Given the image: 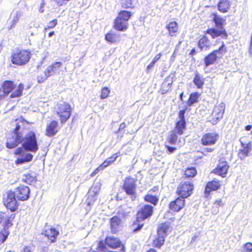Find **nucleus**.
Wrapping results in <instances>:
<instances>
[{
    "label": "nucleus",
    "mask_w": 252,
    "mask_h": 252,
    "mask_svg": "<svg viewBox=\"0 0 252 252\" xmlns=\"http://www.w3.org/2000/svg\"><path fill=\"white\" fill-rule=\"evenodd\" d=\"M2 88L4 93L8 94L11 92L14 88V83L11 81H5L3 83Z\"/></svg>",
    "instance_id": "33"
},
{
    "label": "nucleus",
    "mask_w": 252,
    "mask_h": 252,
    "mask_svg": "<svg viewBox=\"0 0 252 252\" xmlns=\"http://www.w3.org/2000/svg\"><path fill=\"white\" fill-rule=\"evenodd\" d=\"M21 16V13L20 11H13L11 15V20L10 21L11 25L8 28L9 30H11L14 28L18 23L20 17Z\"/></svg>",
    "instance_id": "27"
},
{
    "label": "nucleus",
    "mask_w": 252,
    "mask_h": 252,
    "mask_svg": "<svg viewBox=\"0 0 252 252\" xmlns=\"http://www.w3.org/2000/svg\"><path fill=\"white\" fill-rule=\"evenodd\" d=\"M57 24V20H54L52 21H50L49 23V24H48V28L47 29H51V28H53L54 27H55L56 26V25Z\"/></svg>",
    "instance_id": "54"
},
{
    "label": "nucleus",
    "mask_w": 252,
    "mask_h": 252,
    "mask_svg": "<svg viewBox=\"0 0 252 252\" xmlns=\"http://www.w3.org/2000/svg\"><path fill=\"white\" fill-rule=\"evenodd\" d=\"M172 84V81H169L168 79H166L162 83L161 86V93L162 94H165L170 89Z\"/></svg>",
    "instance_id": "38"
},
{
    "label": "nucleus",
    "mask_w": 252,
    "mask_h": 252,
    "mask_svg": "<svg viewBox=\"0 0 252 252\" xmlns=\"http://www.w3.org/2000/svg\"><path fill=\"white\" fill-rule=\"evenodd\" d=\"M55 34L54 32H50L49 34H48V36L49 37H51L54 34Z\"/></svg>",
    "instance_id": "62"
},
{
    "label": "nucleus",
    "mask_w": 252,
    "mask_h": 252,
    "mask_svg": "<svg viewBox=\"0 0 252 252\" xmlns=\"http://www.w3.org/2000/svg\"><path fill=\"white\" fill-rule=\"evenodd\" d=\"M198 46L201 51L207 50L210 47V41L208 37L204 36L198 41Z\"/></svg>",
    "instance_id": "28"
},
{
    "label": "nucleus",
    "mask_w": 252,
    "mask_h": 252,
    "mask_svg": "<svg viewBox=\"0 0 252 252\" xmlns=\"http://www.w3.org/2000/svg\"><path fill=\"white\" fill-rule=\"evenodd\" d=\"M185 111L184 110H180L179 113V120L176 123V130L177 133L179 135H182L184 133V130L186 128V122L184 119V114Z\"/></svg>",
    "instance_id": "16"
},
{
    "label": "nucleus",
    "mask_w": 252,
    "mask_h": 252,
    "mask_svg": "<svg viewBox=\"0 0 252 252\" xmlns=\"http://www.w3.org/2000/svg\"><path fill=\"white\" fill-rule=\"evenodd\" d=\"M161 56H162V55L161 53L157 54L154 58L153 61L147 66V69L149 70L152 67H153L154 66V64H155V63L157 62V61H158V60L160 59Z\"/></svg>",
    "instance_id": "46"
},
{
    "label": "nucleus",
    "mask_w": 252,
    "mask_h": 252,
    "mask_svg": "<svg viewBox=\"0 0 252 252\" xmlns=\"http://www.w3.org/2000/svg\"><path fill=\"white\" fill-rule=\"evenodd\" d=\"M225 109V104L223 102L215 106L213 111L209 118V121L213 124H216L223 117Z\"/></svg>",
    "instance_id": "8"
},
{
    "label": "nucleus",
    "mask_w": 252,
    "mask_h": 252,
    "mask_svg": "<svg viewBox=\"0 0 252 252\" xmlns=\"http://www.w3.org/2000/svg\"><path fill=\"white\" fill-rule=\"evenodd\" d=\"M230 0H220L218 4L219 10L222 12H226L230 6Z\"/></svg>",
    "instance_id": "30"
},
{
    "label": "nucleus",
    "mask_w": 252,
    "mask_h": 252,
    "mask_svg": "<svg viewBox=\"0 0 252 252\" xmlns=\"http://www.w3.org/2000/svg\"><path fill=\"white\" fill-rule=\"evenodd\" d=\"M121 245V242L119 239L112 236L107 237L105 239V243L99 242L98 243V249L102 251H107L106 246L112 248H117L120 247Z\"/></svg>",
    "instance_id": "7"
},
{
    "label": "nucleus",
    "mask_w": 252,
    "mask_h": 252,
    "mask_svg": "<svg viewBox=\"0 0 252 252\" xmlns=\"http://www.w3.org/2000/svg\"><path fill=\"white\" fill-rule=\"evenodd\" d=\"M170 231V225L168 223L160 224L158 229V235H163L166 236L169 231Z\"/></svg>",
    "instance_id": "29"
},
{
    "label": "nucleus",
    "mask_w": 252,
    "mask_h": 252,
    "mask_svg": "<svg viewBox=\"0 0 252 252\" xmlns=\"http://www.w3.org/2000/svg\"><path fill=\"white\" fill-rule=\"evenodd\" d=\"M118 155L117 154L113 155L111 157L106 159L103 162V166H105L106 167L110 165L112 163H113L118 158Z\"/></svg>",
    "instance_id": "43"
},
{
    "label": "nucleus",
    "mask_w": 252,
    "mask_h": 252,
    "mask_svg": "<svg viewBox=\"0 0 252 252\" xmlns=\"http://www.w3.org/2000/svg\"><path fill=\"white\" fill-rule=\"evenodd\" d=\"M44 234L52 243L55 241L56 237L59 235V232L54 228H50L44 231Z\"/></svg>",
    "instance_id": "25"
},
{
    "label": "nucleus",
    "mask_w": 252,
    "mask_h": 252,
    "mask_svg": "<svg viewBox=\"0 0 252 252\" xmlns=\"http://www.w3.org/2000/svg\"><path fill=\"white\" fill-rule=\"evenodd\" d=\"M97 195H90L89 192L88 193V198L87 200V202L88 205H91L93 204L96 199V196Z\"/></svg>",
    "instance_id": "49"
},
{
    "label": "nucleus",
    "mask_w": 252,
    "mask_h": 252,
    "mask_svg": "<svg viewBox=\"0 0 252 252\" xmlns=\"http://www.w3.org/2000/svg\"><path fill=\"white\" fill-rule=\"evenodd\" d=\"M122 6L125 8H132L133 1L132 0H122Z\"/></svg>",
    "instance_id": "45"
},
{
    "label": "nucleus",
    "mask_w": 252,
    "mask_h": 252,
    "mask_svg": "<svg viewBox=\"0 0 252 252\" xmlns=\"http://www.w3.org/2000/svg\"><path fill=\"white\" fill-rule=\"evenodd\" d=\"M193 82L198 89H201L203 88L204 84V79L197 72L193 78Z\"/></svg>",
    "instance_id": "34"
},
{
    "label": "nucleus",
    "mask_w": 252,
    "mask_h": 252,
    "mask_svg": "<svg viewBox=\"0 0 252 252\" xmlns=\"http://www.w3.org/2000/svg\"><path fill=\"white\" fill-rule=\"evenodd\" d=\"M218 134L216 133H208L204 135L202 138V143L204 145L214 144L217 141Z\"/></svg>",
    "instance_id": "17"
},
{
    "label": "nucleus",
    "mask_w": 252,
    "mask_h": 252,
    "mask_svg": "<svg viewBox=\"0 0 252 252\" xmlns=\"http://www.w3.org/2000/svg\"><path fill=\"white\" fill-rule=\"evenodd\" d=\"M56 111L62 124L65 123L68 119L71 112L70 105L64 102L58 105Z\"/></svg>",
    "instance_id": "3"
},
{
    "label": "nucleus",
    "mask_w": 252,
    "mask_h": 252,
    "mask_svg": "<svg viewBox=\"0 0 252 252\" xmlns=\"http://www.w3.org/2000/svg\"><path fill=\"white\" fill-rule=\"evenodd\" d=\"M197 173L196 169L194 167L188 168L185 172V174L188 178H192Z\"/></svg>",
    "instance_id": "42"
},
{
    "label": "nucleus",
    "mask_w": 252,
    "mask_h": 252,
    "mask_svg": "<svg viewBox=\"0 0 252 252\" xmlns=\"http://www.w3.org/2000/svg\"><path fill=\"white\" fill-rule=\"evenodd\" d=\"M24 88L23 84H20L17 87L14 85V88L10 94L11 98L17 97L22 95V93Z\"/></svg>",
    "instance_id": "31"
},
{
    "label": "nucleus",
    "mask_w": 252,
    "mask_h": 252,
    "mask_svg": "<svg viewBox=\"0 0 252 252\" xmlns=\"http://www.w3.org/2000/svg\"><path fill=\"white\" fill-rule=\"evenodd\" d=\"M184 198L179 197L175 201H172L169 205L170 209L176 212L180 211L185 205V200Z\"/></svg>",
    "instance_id": "19"
},
{
    "label": "nucleus",
    "mask_w": 252,
    "mask_h": 252,
    "mask_svg": "<svg viewBox=\"0 0 252 252\" xmlns=\"http://www.w3.org/2000/svg\"><path fill=\"white\" fill-rule=\"evenodd\" d=\"M195 50L194 49H192L190 52V54L192 55H194L195 54Z\"/></svg>",
    "instance_id": "61"
},
{
    "label": "nucleus",
    "mask_w": 252,
    "mask_h": 252,
    "mask_svg": "<svg viewBox=\"0 0 252 252\" xmlns=\"http://www.w3.org/2000/svg\"><path fill=\"white\" fill-rule=\"evenodd\" d=\"M199 96V94L197 93H193L191 94L189 98L188 101V104L190 106L193 104L198 101V98Z\"/></svg>",
    "instance_id": "39"
},
{
    "label": "nucleus",
    "mask_w": 252,
    "mask_h": 252,
    "mask_svg": "<svg viewBox=\"0 0 252 252\" xmlns=\"http://www.w3.org/2000/svg\"><path fill=\"white\" fill-rule=\"evenodd\" d=\"M220 184L219 181L213 180L208 183L205 188V192L210 193L211 191L216 190L220 187Z\"/></svg>",
    "instance_id": "26"
},
{
    "label": "nucleus",
    "mask_w": 252,
    "mask_h": 252,
    "mask_svg": "<svg viewBox=\"0 0 252 252\" xmlns=\"http://www.w3.org/2000/svg\"><path fill=\"white\" fill-rule=\"evenodd\" d=\"M15 194L13 191H9L6 193V196L3 198L4 205L9 209L11 212L16 211L19 205L15 198Z\"/></svg>",
    "instance_id": "6"
},
{
    "label": "nucleus",
    "mask_w": 252,
    "mask_h": 252,
    "mask_svg": "<svg viewBox=\"0 0 252 252\" xmlns=\"http://www.w3.org/2000/svg\"><path fill=\"white\" fill-rule=\"evenodd\" d=\"M131 16V13L130 12L124 10L121 11L118 15V17H120V19L124 20L126 22L128 20L130 17Z\"/></svg>",
    "instance_id": "41"
},
{
    "label": "nucleus",
    "mask_w": 252,
    "mask_h": 252,
    "mask_svg": "<svg viewBox=\"0 0 252 252\" xmlns=\"http://www.w3.org/2000/svg\"><path fill=\"white\" fill-rule=\"evenodd\" d=\"M23 252H33L31 247H25L24 249Z\"/></svg>",
    "instance_id": "57"
},
{
    "label": "nucleus",
    "mask_w": 252,
    "mask_h": 252,
    "mask_svg": "<svg viewBox=\"0 0 252 252\" xmlns=\"http://www.w3.org/2000/svg\"><path fill=\"white\" fill-rule=\"evenodd\" d=\"M252 128V125H248L245 127V129L247 131L250 130Z\"/></svg>",
    "instance_id": "59"
},
{
    "label": "nucleus",
    "mask_w": 252,
    "mask_h": 252,
    "mask_svg": "<svg viewBox=\"0 0 252 252\" xmlns=\"http://www.w3.org/2000/svg\"><path fill=\"white\" fill-rule=\"evenodd\" d=\"M178 135H180L177 133L176 126L174 130L171 131L169 132L167 138V141L170 144L177 145L181 147L184 143V142H182L181 141V139L178 138Z\"/></svg>",
    "instance_id": "14"
},
{
    "label": "nucleus",
    "mask_w": 252,
    "mask_h": 252,
    "mask_svg": "<svg viewBox=\"0 0 252 252\" xmlns=\"http://www.w3.org/2000/svg\"><path fill=\"white\" fill-rule=\"evenodd\" d=\"M226 49L224 48V45L222 43V45L218 50H216L209 54L205 58L204 63L206 66H208L214 63L217 59V54L222 55L225 52Z\"/></svg>",
    "instance_id": "10"
},
{
    "label": "nucleus",
    "mask_w": 252,
    "mask_h": 252,
    "mask_svg": "<svg viewBox=\"0 0 252 252\" xmlns=\"http://www.w3.org/2000/svg\"><path fill=\"white\" fill-rule=\"evenodd\" d=\"M245 252H251L252 251V244L251 243H247L246 244L244 247Z\"/></svg>",
    "instance_id": "53"
},
{
    "label": "nucleus",
    "mask_w": 252,
    "mask_h": 252,
    "mask_svg": "<svg viewBox=\"0 0 252 252\" xmlns=\"http://www.w3.org/2000/svg\"><path fill=\"white\" fill-rule=\"evenodd\" d=\"M166 28L168 31V33L171 36H176L179 31V27L178 24L175 21L170 22L166 26Z\"/></svg>",
    "instance_id": "22"
},
{
    "label": "nucleus",
    "mask_w": 252,
    "mask_h": 252,
    "mask_svg": "<svg viewBox=\"0 0 252 252\" xmlns=\"http://www.w3.org/2000/svg\"><path fill=\"white\" fill-rule=\"evenodd\" d=\"M15 154V155H20L15 161V163L17 165L31 161L33 158V155L32 154L24 153L22 148H17L16 150Z\"/></svg>",
    "instance_id": "11"
},
{
    "label": "nucleus",
    "mask_w": 252,
    "mask_h": 252,
    "mask_svg": "<svg viewBox=\"0 0 252 252\" xmlns=\"http://www.w3.org/2000/svg\"><path fill=\"white\" fill-rule=\"evenodd\" d=\"M137 225L136 223H134L133 224L134 227V231H138L141 229V228L143 227V223H138L137 224L138 226L136 227H135V226Z\"/></svg>",
    "instance_id": "56"
},
{
    "label": "nucleus",
    "mask_w": 252,
    "mask_h": 252,
    "mask_svg": "<svg viewBox=\"0 0 252 252\" xmlns=\"http://www.w3.org/2000/svg\"><path fill=\"white\" fill-rule=\"evenodd\" d=\"M43 6H44V4H42L41 5V7H40V8L39 9V11L40 13H43L44 12Z\"/></svg>",
    "instance_id": "60"
},
{
    "label": "nucleus",
    "mask_w": 252,
    "mask_h": 252,
    "mask_svg": "<svg viewBox=\"0 0 252 252\" xmlns=\"http://www.w3.org/2000/svg\"><path fill=\"white\" fill-rule=\"evenodd\" d=\"M213 16V20L218 29L224 30L223 26L225 21V20L217 14H214Z\"/></svg>",
    "instance_id": "32"
},
{
    "label": "nucleus",
    "mask_w": 252,
    "mask_h": 252,
    "mask_svg": "<svg viewBox=\"0 0 252 252\" xmlns=\"http://www.w3.org/2000/svg\"><path fill=\"white\" fill-rule=\"evenodd\" d=\"M147 252H157L156 250L152 249L148 251Z\"/></svg>",
    "instance_id": "63"
},
{
    "label": "nucleus",
    "mask_w": 252,
    "mask_h": 252,
    "mask_svg": "<svg viewBox=\"0 0 252 252\" xmlns=\"http://www.w3.org/2000/svg\"><path fill=\"white\" fill-rule=\"evenodd\" d=\"M223 204H224V203L222 202L221 199H219V200H216L213 205V210H212L213 213L214 214L217 213V212H218V210L216 209V210H214V209L215 208H218L220 206L223 205Z\"/></svg>",
    "instance_id": "47"
},
{
    "label": "nucleus",
    "mask_w": 252,
    "mask_h": 252,
    "mask_svg": "<svg viewBox=\"0 0 252 252\" xmlns=\"http://www.w3.org/2000/svg\"><path fill=\"white\" fill-rule=\"evenodd\" d=\"M29 123L23 118H20L16 120V127L11 135L7 138L6 147L12 149L22 143L23 148L27 151L35 153L38 150L37 139L35 133L30 131L23 136L20 131L21 127L24 128Z\"/></svg>",
    "instance_id": "1"
},
{
    "label": "nucleus",
    "mask_w": 252,
    "mask_h": 252,
    "mask_svg": "<svg viewBox=\"0 0 252 252\" xmlns=\"http://www.w3.org/2000/svg\"><path fill=\"white\" fill-rule=\"evenodd\" d=\"M206 33L210 34L213 38H215L221 35H222V37L226 38L227 37V34L224 30L211 28L208 29L206 31Z\"/></svg>",
    "instance_id": "21"
},
{
    "label": "nucleus",
    "mask_w": 252,
    "mask_h": 252,
    "mask_svg": "<svg viewBox=\"0 0 252 252\" xmlns=\"http://www.w3.org/2000/svg\"><path fill=\"white\" fill-rule=\"evenodd\" d=\"M145 201L150 202L154 205H156L158 201V199L156 196H153L150 194H147L145 196Z\"/></svg>",
    "instance_id": "44"
},
{
    "label": "nucleus",
    "mask_w": 252,
    "mask_h": 252,
    "mask_svg": "<svg viewBox=\"0 0 252 252\" xmlns=\"http://www.w3.org/2000/svg\"><path fill=\"white\" fill-rule=\"evenodd\" d=\"M23 180L28 184H31L34 181L35 178L34 177L31 176L30 175H26L25 178L23 179Z\"/></svg>",
    "instance_id": "51"
},
{
    "label": "nucleus",
    "mask_w": 252,
    "mask_h": 252,
    "mask_svg": "<svg viewBox=\"0 0 252 252\" xmlns=\"http://www.w3.org/2000/svg\"><path fill=\"white\" fill-rule=\"evenodd\" d=\"M121 220L117 216H114L111 219L110 225L111 226L112 231L115 233L118 229V227L120 224Z\"/></svg>",
    "instance_id": "35"
},
{
    "label": "nucleus",
    "mask_w": 252,
    "mask_h": 252,
    "mask_svg": "<svg viewBox=\"0 0 252 252\" xmlns=\"http://www.w3.org/2000/svg\"><path fill=\"white\" fill-rule=\"evenodd\" d=\"M32 56L28 50H18L13 52L11 56V63L18 66H23L28 63Z\"/></svg>",
    "instance_id": "2"
},
{
    "label": "nucleus",
    "mask_w": 252,
    "mask_h": 252,
    "mask_svg": "<svg viewBox=\"0 0 252 252\" xmlns=\"http://www.w3.org/2000/svg\"><path fill=\"white\" fill-rule=\"evenodd\" d=\"M57 126L58 122L57 121H52L47 127L46 135L50 137L54 135L58 131Z\"/></svg>",
    "instance_id": "24"
},
{
    "label": "nucleus",
    "mask_w": 252,
    "mask_h": 252,
    "mask_svg": "<svg viewBox=\"0 0 252 252\" xmlns=\"http://www.w3.org/2000/svg\"><path fill=\"white\" fill-rule=\"evenodd\" d=\"M125 127H126V124L124 123H122L120 126L119 130L123 129L125 128Z\"/></svg>",
    "instance_id": "58"
},
{
    "label": "nucleus",
    "mask_w": 252,
    "mask_h": 252,
    "mask_svg": "<svg viewBox=\"0 0 252 252\" xmlns=\"http://www.w3.org/2000/svg\"><path fill=\"white\" fill-rule=\"evenodd\" d=\"M229 166L226 161L220 162L214 169V173L222 177H224L227 172Z\"/></svg>",
    "instance_id": "18"
},
{
    "label": "nucleus",
    "mask_w": 252,
    "mask_h": 252,
    "mask_svg": "<svg viewBox=\"0 0 252 252\" xmlns=\"http://www.w3.org/2000/svg\"><path fill=\"white\" fill-rule=\"evenodd\" d=\"M241 148L239 150L238 155L241 160H243L249 156V153L252 150V144L251 142L244 143L240 140Z\"/></svg>",
    "instance_id": "15"
},
{
    "label": "nucleus",
    "mask_w": 252,
    "mask_h": 252,
    "mask_svg": "<svg viewBox=\"0 0 252 252\" xmlns=\"http://www.w3.org/2000/svg\"><path fill=\"white\" fill-rule=\"evenodd\" d=\"M165 237L166 236L163 235H158V238L154 242L157 247L160 248L164 244Z\"/></svg>",
    "instance_id": "40"
},
{
    "label": "nucleus",
    "mask_w": 252,
    "mask_h": 252,
    "mask_svg": "<svg viewBox=\"0 0 252 252\" xmlns=\"http://www.w3.org/2000/svg\"><path fill=\"white\" fill-rule=\"evenodd\" d=\"M127 23L120 17H117L115 21L114 28L120 31H124L127 29Z\"/></svg>",
    "instance_id": "23"
},
{
    "label": "nucleus",
    "mask_w": 252,
    "mask_h": 252,
    "mask_svg": "<svg viewBox=\"0 0 252 252\" xmlns=\"http://www.w3.org/2000/svg\"><path fill=\"white\" fill-rule=\"evenodd\" d=\"M110 93V90L107 87H104L102 89L100 97L101 99H104L108 97Z\"/></svg>",
    "instance_id": "50"
},
{
    "label": "nucleus",
    "mask_w": 252,
    "mask_h": 252,
    "mask_svg": "<svg viewBox=\"0 0 252 252\" xmlns=\"http://www.w3.org/2000/svg\"><path fill=\"white\" fill-rule=\"evenodd\" d=\"M165 147H166L168 154L173 153L176 150V148L173 147H170L167 145H165Z\"/></svg>",
    "instance_id": "55"
},
{
    "label": "nucleus",
    "mask_w": 252,
    "mask_h": 252,
    "mask_svg": "<svg viewBox=\"0 0 252 252\" xmlns=\"http://www.w3.org/2000/svg\"><path fill=\"white\" fill-rule=\"evenodd\" d=\"M103 163L96 169H95V170L91 174V176L93 177L96 174H97L100 170H103L105 168H106L105 166H103Z\"/></svg>",
    "instance_id": "52"
},
{
    "label": "nucleus",
    "mask_w": 252,
    "mask_h": 252,
    "mask_svg": "<svg viewBox=\"0 0 252 252\" xmlns=\"http://www.w3.org/2000/svg\"><path fill=\"white\" fill-rule=\"evenodd\" d=\"M62 64L63 63L61 62H56L53 63L51 65H49L44 71V77H38V82H43L51 75L58 73V71L62 66Z\"/></svg>",
    "instance_id": "9"
},
{
    "label": "nucleus",
    "mask_w": 252,
    "mask_h": 252,
    "mask_svg": "<svg viewBox=\"0 0 252 252\" xmlns=\"http://www.w3.org/2000/svg\"><path fill=\"white\" fill-rule=\"evenodd\" d=\"M136 185L134 179L131 177H126L124 181L123 189L126 194L129 195L132 199L134 200L136 197Z\"/></svg>",
    "instance_id": "4"
},
{
    "label": "nucleus",
    "mask_w": 252,
    "mask_h": 252,
    "mask_svg": "<svg viewBox=\"0 0 252 252\" xmlns=\"http://www.w3.org/2000/svg\"><path fill=\"white\" fill-rule=\"evenodd\" d=\"M14 215L13 214H7L5 213H1L0 214V225L4 227H8L9 224H11L10 220L14 219Z\"/></svg>",
    "instance_id": "20"
},
{
    "label": "nucleus",
    "mask_w": 252,
    "mask_h": 252,
    "mask_svg": "<svg viewBox=\"0 0 252 252\" xmlns=\"http://www.w3.org/2000/svg\"><path fill=\"white\" fill-rule=\"evenodd\" d=\"M193 189V185L190 182L184 181L179 185L177 192L180 197L185 198L191 194Z\"/></svg>",
    "instance_id": "5"
},
{
    "label": "nucleus",
    "mask_w": 252,
    "mask_h": 252,
    "mask_svg": "<svg viewBox=\"0 0 252 252\" xmlns=\"http://www.w3.org/2000/svg\"><path fill=\"white\" fill-rule=\"evenodd\" d=\"M207 151L208 152H211L213 151V149L212 148H207Z\"/></svg>",
    "instance_id": "64"
},
{
    "label": "nucleus",
    "mask_w": 252,
    "mask_h": 252,
    "mask_svg": "<svg viewBox=\"0 0 252 252\" xmlns=\"http://www.w3.org/2000/svg\"><path fill=\"white\" fill-rule=\"evenodd\" d=\"M30 192V190L29 187L25 186H20L16 189L14 193L18 199L25 201L29 198Z\"/></svg>",
    "instance_id": "13"
},
{
    "label": "nucleus",
    "mask_w": 252,
    "mask_h": 252,
    "mask_svg": "<svg viewBox=\"0 0 252 252\" xmlns=\"http://www.w3.org/2000/svg\"><path fill=\"white\" fill-rule=\"evenodd\" d=\"M8 235L9 232L6 229L0 232V243H3L7 239Z\"/></svg>",
    "instance_id": "48"
},
{
    "label": "nucleus",
    "mask_w": 252,
    "mask_h": 252,
    "mask_svg": "<svg viewBox=\"0 0 252 252\" xmlns=\"http://www.w3.org/2000/svg\"><path fill=\"white\" fill-rule=\"evenodd\" d=\"M120 36L116 33H108L105 36V39L112 43L117 42L120 40Z\"/></svg>",
    "instance_id": "36"
},
{
    "label": "nucleus",
    "mask_w": 252,
    "mask_h": 252,
    "mask_svg": "<svg viewBox=\"0 0 252 252\" xmlns=\"http://www.w3.org/2000/svg\"><path fill=\"white\" fill-rule=\"evenodd\" d=\"M153 207L150 205H146L137 214L136 221L140 222L152 216Z\"/></svg>",
    "instance_id": "12"
},
{
    "label": "nucleus",
    "mask_w": 252,
    "mask_h": 252,
    "mask_svg": "<svg viewBox=\"0 0 252 252\" xmlns=\"http://www.w3.org/2000/svg\"><path fill=\"white\" fill-rule=\"evenodd\" d=\"M100 189V184L99 183L94 184L88 192L90 195H98Z\"/></svg>",
    "instance_id": "37"
}]
</instances>
